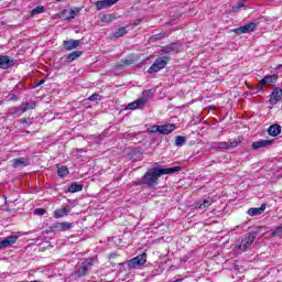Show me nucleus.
Masks as SVG:
<instances>
[{
    "instance_id": "nucleus-1",
    "label": "nucleus",
    "mask_w": 282,
    "mask_h": 282,
    "mask_svg": "<svg viewBox=\"0 0 282 282\" xmlns=\"http://www.w3.org/2000/svg\"><path fill=\"white\" fill-rule=\"evenodd\" d=\"M177 171H182V167H153L152 170L145 172L140 181V184H145V186H149V188H155V186L160 184V177H162V175H173V173H177Z\"/></svg>"
},
{
    "instance_id": "nucleus-2",
    "label": "nucleus",
    "mask_w": 282,
    "mask_h": 282,
    "mask_svg": "<svg viewBox=\"0 0 282 282\" xmlns=\"http://www.w3.org/2000/svg\"><path fill=\"white\" fill-rule=\"evenodd\" d=\"M175 129H177V127L174 123L154 124L148 128V133L153 135H169V133H173Z\"/></svg>"
},
{
    "instance_id": "nucleus-3",
    "label": "nucleus",
    "mask_w": 282,
    "mask_h": 282,
    "mask_svg": "<svg viewBox=\"0 0 282 282\" xmlns=\"http://www.w3.org/2000/svg\"><path fill=\"white\" fill-rule=\"evenodd\" d=\"M169 61H171V57L169 56H162L156 58L155 62L149 68V74H158V72L164 69V67L169 65Z\"/></svg>"
},
{
    "instance_id": "nucleus-4",
    "label": "nucleus",
    "mask_w": 282,
    "mask_h": 282,
    "mask_svg": "<svg viewBox=\"0 0 282 282\" xmlns=\"http://www.w3.org/2000/svg\"><path fill=\"white\" fill-rule=\"evenodd\" d=\"M147 100H149V91L144 90L143 96L133 102L128 104L127 109H142V107L147 105Z\"/></svg>"
},
{
    "instance_id": "nucleus-5",
    "label": "nucleus",
    "mask_w": 282,
    "mask_h": 282,
    "mask_svg": "<svg viewBox=\"0 0 282 282\" xmlns=\"http://www.w3.org/2000/svg\"><path fill=\"white\" fill-rule=\"evenodd\" d=\"M74 228L73 223H56L48 228L50 232H66V230H72Z\"/></svg>"
},
{
    "instance_id": "nucleus-6",
    "label": "nucleus",
    "mask_w": 282,
    "mask_h": 282,
    "mask_svg": "<svg viewBox=\"0 0 282 282\" xmlns=\"http://www.w3.org/2000/svg\"><path fill=\"white\" fill-rule=\"evenodd\" d=\"M144 263H147V253L139 254L135 258H132L131 260H129L128 267L131 270H134L139 265H144Z\"/></svg>"
},
{
    "instance_id": "nucleus-7",
    "label": "nucleus",
    "mask_w": 282,
    "mask_h": 282,
    "mask_svg": "<svg viewBox=\"0 0 282 282\" xmlns=\"http://www.w3.org/2000/svg\"><path fill=\"white\" fill-rule=\"evenodd\" d=\"M257 239V235L254 234H249V236L245 239L241 240L240 245H239V250H241V252H246L248 250V248H250V246H252V243H254Z\"/></svg>"
},
{
    "instance_id": "nucleus-8",
    "label": "nucleus",
    "mask_w": 282,
    "mask_h": 282,
    "mask_svg": "<svg viewBox=\"0 0 282 282\" xmlns=\"http://www.w3.org/2000/svg\"><path fill=\"white\" fill-rule=\"evenodd\" d=\"M257 30V23L249 22L246 25L239 26L237 29H234L235 34H248L249 32H254Z\"/></svg>"
},
{
    "instance_id": "nucleus-9",
    "label": "nucleus",
    "mask_w": 282,
    "mask_h": 282,
    "mask_svg": "<svg viewBox=\"0 0 282 282\" xmlns=\"http://www.w3.org/2000/svg\"><path fill=\"white\" fill-rule=\"evenodd\" d=\"M19 241V236L17 235H11L4 238L3 240L0 241V250H3L6 248H10L11 246H14Z\"/></svg>"
},
{
    "instance_id": "nucleus-10",
    "label": "nucleus",
    "mask_w": 282,
    "mask_h": 282,
    "mask_svg": "<svg viewBox=\"0 0 282 282\" xmlns=\"http://www.w3.org/2000/svg\"><path fill=\"white\" fill-rule=\"evenodd\" d=\"M115 3H118V0H98L95 2L96 10H105L107 8H111V6H115Z\"/></svg>"
},
{
    "instance_id": "nucleus-11",
    "label": "nucleus",
    "mask_w": 282,
    "mask_h": 282,
    "mask_svg": "<svg viewBox=\"0 0 282 282\" xmlns=\"http://www.w3.org/2000/svg\"><path fill=\"white\" fill-rule=\"evenodd\" d=\"M276 78H279V76L276 75H270L262 78L258 85L259 89L265 87V85H274V83H276Z\"/></svg>"
},
{
    "instance_id": "nucleus-12",
    "label": "nucleus",
    "mask_w": 282,
    "mask_h": 282,
    "mask_svg": "<svg viewBox=\"0 0 282 282\" xmlns=\"http://www.w3.org/2000/svg\"><path fill=\"white\" fill-rule=\"evenodd\" d=\"M80 45V40H68L63 42V46L67 52H72V50H76Z\"/></svg>"
},
{
    "instance_id": "nucleus-13",
    "label": "nucleus",
    "mask_w": 282,
    "mask_h": 282,
    "mask_svg": "<svg viewBox=\"0 0 282 282\" xmlns=\"http://www.w3.org/2000/svg\"><path fill=\"white\" fill-rule=\"evenodd\" d=\"M282 98V90L281 88H274V90L271 94V98L269 100L270 105H276L278 102H280Z\"/></svg>"
},
{
    "instance_id": "nucleus-14",
    "label": "nucleus",
    "mask_w": 282,
    "mask_h": 282,
    "mask_svg": "<svg viewBox=\"0 0 282 282\" xmlns=\"http://www.w3.org/2000/svg\"><path fill=\"white\" fill-rule=\"evenodd\" d=\"M265 208H268V205L262 204L260 207L249 208L247 213L250 217H257L258 215H262L265 212Z\"/></svg>"
},
{
    "instance_id": "nucleus-15",
    "label": "nucleus",
    "mask_w": 282,
    "mask_h": 282,
    "mask_svg": "<svg viewBox=\"0 0 282 282\" xmlns=\"http://www.w3.org/2000/svg\"><path fill=\"white\" fill-rule=\"evenodd\" d=\"M12 61L9 56L0 55V69H10Z\"/></svg>"
},
{
    "instance_id": "nucleus-16",
    "label": "nucleus",
    "mask_w": 282,
    "mask_h": 282,
    "mask_svg": "<svg viewBox=\"0 0 282 282\" xmlns=\"http://www.w3.org/2000/svg\"><path fill=\"white\" fill-rule=\"evenodd\" d=\"M213 205V198L208 197V198H205L203 200H198L194 204L195 208H208L209 206Z\"/></svg>"
},
{
    "instance_id": "nucleus-17",
    "label": "nucleus",
    "mask_w": 282,
    "mask_h": 282,
    "mask_svg": "<svg viewBox=\"0 0 282 282\" xmlns=\"http://www.w3.org/2000/svg\"><path fill=\"white\" fill-rule=\"evenodd\" d=\"M162 52L164 54H171V52H180V45L177 43H171L169 45L162 46Z\"/></svg>"
},
{
    "instance_id": "nucleus-18",
    "label": "nucleus",
    "mask_w": 282,
    "mask_h": 282,
    "mask_svg": "<svg viewBox=\"0 0 282 282\" xmlns=\"http://www.w3.org/2000/svg\"><path fill=\"white\" fill-rule=\"evenodd\" d=\"M269 135H272V138H276L281 133V127L278 123H274L269 127L268 129Z\"/></svg>"
},
{
    "instance_id": "nucleus-19",
    "label": "nucleus",
    "mask_w": 282,
    "mask_h": 282,
    "mask_svg": "<svg viewBox=\"0 0 282 282\" xmlns=\"http://www.w3.org/2000/svg\"><path fill=\"white\" fill-rule=\"evenodd\" d=\"M143 153H144V151H142V150H133L130 153V159L132 160V162H140V160H142Z\"/></svg>"
},
{
    "instance_id": "nucleus-20",
    "label": "nucleus",
    "mask_w": 282,
    "mask_h": 282,
    "mask_svg": "<svg viewBox=\"0 0 282 282\" xmlns=\"http://www.w3.org/2000/svg\"><path fill=\"white\" fill-rule=\"evenodd\" d=\"M35 107L36 102L34 101L25 102L19 107V111H21V113H25V111H29V109H34Z\"/></svg>"
},
{
    "instance_id": "nucleus-21",
    "label": "nucleus",
    "mask_w": 282,
    "mask_h": 282,
    "mask_svg": "<svg viewBox=\"0 0 282 282\" xmlns=\"http://www.w3.org/2000/svg\"><path fill=\"white\" fill-rule=\"evenodd\" d=\"M67 215H69V208H67V207H64V208H61V209H56L54 212L55 219H61V217H65Z\"/></svg>"
},
{
    "instance_id": "nucleus-22",
    "label": "nucleus",
    "mask_w": 282,
    "mask_h": 282,
    "mask_svg": "<svg viewBox=\"0 0 282 282\" xmlns=\"http://www.w3.org/2000/svg\"><path fill=\"white\" fill-rule=\"evenodd\" d=\"M80 56H83V51H74L67 55L66 61L72 63L76 61V58H80Z\"/></svg>"
},
{
    "instance_id": "nucleus-23",
    "label": "nucleus",
    "mask_w": 282,
    "mask_h": 282,
    "mask_svg": "<svg viewBox=\"0 0 282 282\" xmlns=\"http://www.w3.org/2000/svg\"><path fill=\"white\" fill-rule=\"evenodd\" d=\"M12 166L13 169H20L23 166H28V162H25V159L20 158V159H13L12 160Z\"/></svg>"
},
{
    "instance_id": "nucleus-24",
    "label": "nucleus",
    "mask_w": 282,
    "mask_h": 282,
    "mask_svg": "<svg viewBox=\"0 0 282 282\" xmlns=\"http://www.w3.org/2000/svg\"><path fill=\"white\" fill-rule=\"evenodd\" d=\"M59 19H62L63 21H72V12L67 9L63 10L59 14H58Z\"/></svg>"
},
{
    "instance_id": "nucleus-25",
    "label": "nucleus",
    "mask_w": 282,
    "mask_h": 282,
    "mask_svg": "<svg viewBox=\"0 0 282 282\" xmlns=\"http://www.w3.org/2000/svg\"><path fill=\"white\" fill-rule=\"evenodd\" d=\"M83 191V185L78 183H72L68 187V193H80Z\"/></svg>"
},
{
    "instance_id": "nucleus-26",
    "label": "nucleus",
    "mask_w": 282,
    "mask_h": 282,
    "mask_svg": "<svg viewBox=\"0 0 282 282\" xmlns=\"http://www.w3.org/2000/svg\"><path fill=\"white\" fill-rule=\"evenodd\" d=\"M87 270H89L87 264L82 263V265L76 271L77 276H85L87 274Z\"/></svg>"
},
{
    "instance_id": "nucleus-27",
    "label": "nucleus",
    "mask_w": 282,
    "mask_h": 282,
    "mask_svg": "<svg viewBox=\"0 0 282 282\" xmlns=\"http://www.w3.org/2000/svg\"><path fill=\"white\" fill-rule=\"evenodd\" d=\"M124 34H127V28L121 26V28H119V29L113 33V36H115V39H120V37L124 36Z\"/></svg>"
},
{
    "instance_id": "nucleus-28",
    "label": "nucleus",
    "mask_w": 282,
    "mask_h": 282,
    "mask_svg": "<svg viewBox=\"0 0 282 282\" xmlns=\"http://www.w3.org/2000/svg\"><path fill=\"white\" fill-rule=\"evenodd\" d=\"M102 23H111V21H116V15L113 14H104L101 17Z\"/></svg>"
},
{
    "instance_id": "nucleus-29",
    "label": "nucleus",
    "mask_w": 282,
    "mask_h": 282,
    "mask_svg": "<svg viewBox=\"0 0 282 282\" xmlns=\"http://www.w3.org/2000/svg\"><path fill=\"white\" fill-rule=\"evenodd\" d=\"M271 144L270 142H253L252 143V149L257 151V149H263L265 147H269Z\"/></svg>"
},
{
    "instance_id": "nucleus-30",
    "label": "nucleus",
    "mask_w": 282,
    "mask_h": 282,
    "mask_svg": "<svg viewBox=\"0 0 282 282\" xmlns=\"http://www.w3.org/2000/svg\"><path fill=\"white\" fill-rule=\"evenodd\" d=\"M68 174H69V170H67V167L65 166L58 167L57 175L59 177H65V175H68Z\"/></svg>"
},
{
    "instance_id": "nucleus-31",
    "label": "nucleus",
    "mask_w": 282,
    "mask_h": 282,
    "mask_svg": "<svg viewBox=\"0 0 282 282\" xmlns=\"http://www.w3.org/2000/svg\"><path fill=\"white\" fill-rule=\"evenodd\" d=\"M43 12H45V7H36L35 9H33L31 11V14L34 15V14H43Z\"/></svg>"
},
{
    "instance_id": "nucleus-32",
    "label": "nucleus",
    "mask_w": 282,
    "mask_h": 282,
    "mask_svg": "<svg viewBox=\"0 0 282 282\" xmlns=\"http://www.w3.org/2000/svg\"><path fill=\"white\" fill-rule=\"evenodd\" d=\"M229 147H231V149L237 147V142H230V143L223 142L221 145H218V149H228Z\"/></svg>"
},
{
    "instance_id": "nucleus-33",
    "label": "nucleus",
    "mask_w": 282,
    "mask_h": 282,
    "mask_svg": "<svg viewBox=\"0 0 282 282\" xmlns=\"http://www.w3.org/2000/svg\"><path fill=\"white\" fill-rule=\"evenodd\" d=\"M88 100L90 102H94L96 100H102V96H100L99 94H93L90 97H88Z\"/></svg>"
},
{
    "instance_id": "nucleus-34",
    "label": "nucleus",
    "mask_w": 282,
    "mask_h": 282,
    "mask_svg": "<svg viewBox=\"0 0 282 282\" xmlns=\"http://www.w3.org/2000/svg\"><path fill=\"white\" fill-rule=\"evenodd\" d=\"M245 3L243 2H238L236 6L232 7V12H239V10H241V8H245Z\"/></svg>"
},
{
    "instance_id": "nucleus-35",
    "label": "nucleus",
    "mask_w": 282,
    "mask_h": 282,
    "mask_svg": "<svg viewBox=\"0 0 282 282\" xmlns=\"http://www.w3.org/2000/svg\"><path fill=\"white\" fill-rule=\"evenodd\" d=\"M69 11L72 19H76V15L80 12V8L70 9Z\"/></svg>"
},
{
    "instance_id": "nucleus-36",
    "label": "nucleus",
    "mask_w": 282,
    "mask_h": 282,
    "mask_svg": "<svg viewBox=\"0 0 282 282\" xmlns=\"http://www.w3.org/2000/svg\"><path fill=\"white\" fill-rule=\"evenodd\" d=\"M45 209H43V208H36V209H34V215H39V216H43V215H45Z\"/></svg>"
},
{
    "instance_id": "nucleus-37",
    "label": "nucleus",
    "mask_w": 282,
    "mask_h": 282,
    "mask_svg": "<svg viewBox=\"0 0 282 282\" xmlns=\"http://www.w3.org/2000/svg\"><path fill=\"white\" fill-rule=\"evenodd\" d=\"M84 265H86L87 268H89V265H94V259L89 258L87 260H85V262H83Z\"/></svg>"
},
{
    "instance_id": "nucleus-38",
    "label": "nucleus",
    "mask_w": 282,
    "mask_h": 282,
    "mask_svg": "<svg viewBox=\"0 0 282 282\" xmlns=\"http://www.w3.org/2000/svg\"><path fill=\"white\" fill-rule=\"evenodd\" d=\"M175 142H186V137L177 135V137L175 138Z\"/></svg>"
},
{
    "instance_id": "nucleus-39",
    "label": "nucleus",
    "mask_w": 282,
    "mask_h": 282,
    "mask_svg": "<svg viewBox=\"0 0 282 282\" xmlns=\"http://www.w3.org/2000/svg\"><path fill=\"white\" fill-rule=\"evenodd\" d=\"M43 83H45V79H41L39 83L35 84L34 87H41V85H43Z\"/></svg>"
},
{
    "instance_id": "nucleus-40",
    "label": "nucleus",
    "mask_w": 282,
    "mask_h": 282,
    "mask_svg": "<svg viewBox=\"0 0 282 282\" xmlns=\"http://www.w3.org/2000/svg\"><path fill=\"white\" fill-rule=\"evenodd\" d=\"M126 65H129V61H126L124 64L118 65L119 68L124 67Z\"/></svg>"
},
{
    "instance_id": "nucleus-41",
    "label": "nucleus",
    "mask_w": 282,
    "mask_h": 282,
    "mask_svg": "<svg viewBox=\"0 0 282 282\" xmlns=\"http://www.w3.org/2000/svg\"><path fill=\"white\" fill-rule=\"evenodd\" d=\"M20 122H21L22 124H28V120H25V119H21Z\"/></svg>"
},
{
    "instance_id": "nucleus-42",
    "label": "nucleus",
    "mask_w": 282,
    "mask_h": 282,
    "mask_svg": "<svg viewBox=\"0 0 282 282\" xmlns=\"http://www.w3.org/2000/svg\"><path fill=\"white\" fill-rule=\"evenodd\" d=\"M184 144V142H176L175 145L176 147H182Z\"/></svg>"
},
{
    "instance_id": "nucleus-43",
    "label": "nucleus",
    "mask_w": 282,
    "mask_h": 282,
    "mask_svg": "<svg viewBox=\"0 0 282 282\" xmlns=\"http://www.w3.org/2000/svg\"><path fill=\"white\" fill-rule=\"evenodd\" d=\"M115 257H116V256H115L113 253H111L109 258H110V259H113Z\"/></svg>"
},
{
    "instance_id": "nucleus-44",
    "label": "nucleus",
    "mask_w": 282,
    "mask_h": 282,
    "mask_svg": "<svg viewBox=\"0 0 282 282\" xmlns=\"http://www.w3.org/2000/svg\"><path fill=\"white\" fill-rule=\"evenodd\" d=\"M261 142H272V141H270V140H262Z\"/></svg>"
},
{
    "instance_id": "nucleus-45",
    "label": "nucleus",
    "mask_w": 282,
    "mask_h": 282,
    "mask_svg": "<svg viewBox=\"0 0 282 282\" xmlns=\"http://www.w3.org/2000/svg\"><path fill=\"white\" fill-rule=\"evenodd\" d=\"M13 100H17V96H13Z\"/></svg>"
},
{
    "instance_id": "nucleus-46",
    "label": "nucleus",
    "mask_w": 282,
    "mask_h": 282,
    "mask_svg": "<svg viewBox=\"0 0 282 282\" xmlns=\"http://www.w3.org/2000/svg\"><path fill=\"white\" fill-rule=\"evenodd\" d=\"M57 1L63 2V1H65V0H57Z\"/></svg>"
},
{
    "instance_id": "nucleus-47",
    "label": "nucleus",
    "mask_w": 282,
    "mask_h": 282,
    "mask_svg": "<svg viewBox=\"0 0 282 282\" xmlns=\"http://www.w3.org/2000/svg\"><path fill=\"white\" fill-rule=\"evenodd\" d=\"M156 39H160V35H156Z\"/></svg>"
}]
</instances>
